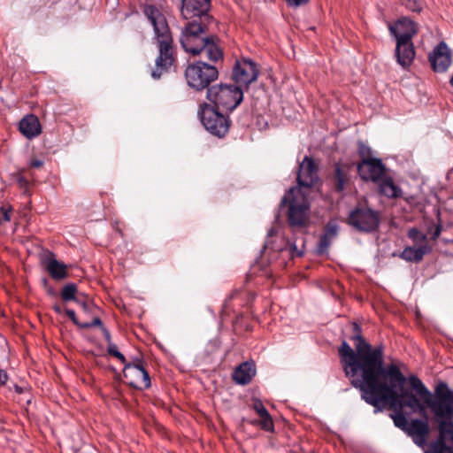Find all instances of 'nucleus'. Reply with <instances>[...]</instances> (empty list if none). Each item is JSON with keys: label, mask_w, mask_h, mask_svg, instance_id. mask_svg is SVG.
<instances>
[{"label": "nucleus", "mask_w": 453, "mask_h": 453, "mask_svg": "<svg viewBox=\"0 0 453 453\" xmlns=\"http://www.w3.org/2000/svg\"><path fill=\"white\" fill-rule=\"evenodd\" d=\"M352 331L350 340L354 342L355 349L346 341L339 348L346 377L355 388L359 389L362 399L375 408L389 403L418 412L423 419H412L406 434L416 445L424 447L430 433L426 408L429 407L437 418L451 417L453 391L445 382H441L434 397L417 375L411 374L406 378L398 365L385 366L384 345L372 346L366 342L357 322H352Z\"/></svg>", "instance_id": "f257e3e1"}, {"label": "nucleus", "mask_w": 453, "mask_h": 453, "mask_svg": "<svg viewBox=\"0 0 453 453\" xmlns=\"http://www.w3.org/2000/svg\"><path fill=\"white\" fill-rule=\"evenodd\" d=\"M142 12L148 19L154 31V43L157 50L155 66L150 75L158 80L177 65V49L173 33L163 12L154 4H144Z\"/></svg>", "instance_id": "f03ea898"}, {"label": "nucleus", "mask_w": 453, "mask_h": 453, "mask_svg": "<svg viewBox=\"0 0 453 453\" xmlns=\"http://www.w3.org/2000/svg\"><path fill=\"white\" fill-rule=\"evenodd\" d=\"M213 23L188 20L180 36L183 50L192 56L204 53L211 62L223 59L224 54L219 38L216 35L209 34V28Z\"/></svg>", "instance_id": "7ed1b4c3"}, {"label": "nucleus", "mask_w": 453, "mask_h": 453, "mask_svg": "<svg viewBox=\"0 0 453 453\" xmlns=\"http://www.w3.org/2000/svg\"><path fill=\"white\" fill-rule=\"evenodd\" d=\"M206 98L214 108L231 112L242 102L243 91L234 84L219 83L208 88Z\"/></svg>", "instance_id": "20e7f679"}, {"label": "nucleus", "mask_w": 453, "mask_h": 453, "mask_svg": "<svg viewBox=\"0 0 453 453\" xmlns=\"http://www.w3.org/2000/svg\"><path fill=\"white\" fill-rule=\"evenodd\" d=\"M291 188L282 197L281 205L288 204V222L293 228H303L309 225L310 204L303 194Z\"/></svg>", "instance_id": "39448f33"}, {"label": "nucleus", "mask_w": 453, "mask_h": 453, "mask_svg": "<svg viewBox=\"0 0 453 453\" xmlns=\"http://www.w3.org/2000/svg\"><path fill=\"white\" fill-rule=\"evenodd\" d=\"M188 85L196 91L210 88L211 83L219 78L218 68L203 61H196L188 65L185 70Z\"/></svg>", "instance_id": "423d86ee"}, {"label": "nucleus", "mask_w": 453, "mask_h": 453, "mask_svg": "<svg viewBox=\"0 0 453 453\" xmlns=\"http://www.w3.org/2000/svg\"><path fill=\"white\" fill-rule=\"evenodd\" d=\"M198 116L205 129L212 135L224 137L228 133L230 119L212 105L205 102L201 104Z\"/></svg>", "instance_id": "0eeeda50"}, {"label": "nucleus", "mask_w": 453, "mask_h": 453, "mask_svg": "<svg viewBox=\"0 0 453 453\" xmlns=\"http://www.w3.org/2000/svg\"><path fill=\"white\" fill-rule=\"evenodd\" d=\"M348 224L359 232L372 233L379 229L380 213L369 207L358 205L349 214Z\"/></svg>", "instance_id": "6e6552de"}, {"label": "nucleus", "mask_w": 453, "mask_h": 453, "mask_svg": "<svg viewBox=\"0 0 453 453\" xmlns=\"http://www.w3.org/2000/svg\"><path fill=\"white\" fill-rule=\"evenodd\" d=\"M211 0H181L180 15L186 20L215 22Z\"/></svg>", "instance_id": "1a4fd4ad"}, {"label": "nucleus", "mask_w": 453, "mask_h": 453, "mask_svg": "<svg viewBox=\"0 0 453 453\" xmlns=\"http://www.w3.org/2000/svg\"><path fill=\"white\" fill-rule=\"evenodd\" d=\"M259 68L256 62L250 58H242L237 59L234 65L232 79L238 87L244 86L246 88L257 81L259 75Z\"/></svg>", "instance_id": "9d476101"}, {"label": "nucleus", "mask_w": 453, "mask_h": 453, "mask_svg": "<svg viewBox=\"0 0 453 453\" xmlns=\"http://www.w3.org/2000/svg\"><path fill=\"white\" fill-rule=\"evenodd\" d=\"M319 180V165L310 156H305L299 164L296 176L297 187H296L302 194L303 188H311Z\"/></svg>", "instance_id": "9b49d317"}, {"label": "nucleus", "mask_w": 453, "mask_h": 453, "mask_svg": "<svg viewBox=\"0 0 453 453\" xmlns=\"http://www.w3.org/2000/svg\"><path fill=\"white\" fill-rule=\"evenodd\" d=\"M359 177L365 181L378 183L386 175V166L380 158L366 159L357 163Z\"/></svg>", "instance_id": "f8f14e48"}, {"label": "nucleus", "mask_w": 453, "mask_h": 453, "mask_svg": "<svg viewBox=\"0 0 453 453\" xmlns=\"http://www.w3.org/2000/svg\"><path fill=\"white\" fill-rule=\"evenodd\" d=\"M450 418H439V437L431 442L425 453H453V449L445 442L446 438L453 442V422L447 420Z\"/></svg>", "instance_id": "ddd939ff"}, {"label": "nucleus", "mask_w": 453, "mask_h": 453, "mask_svg": "<svg viewBox=\"0 0 453 453\" xmlns=\"http://www.w3.org/2000/svg\"><path fill=\"white\" fill-rule=\"evenodd\" d=\"M39 258L41 265L48 272L53 280H61L68 276L67 265L59 262L52 251L42 250L39 255Z\"/></svg>", "instance_id": "4468645a"}, {"label": "nucleus", "mask_w": 453, "mask_h": 453, "mask_svg": "<svg viewBox=\"0 0 453 453\" xmlns=\"http://www.w3.org/2000/svg\"><path fill=\"white\" fill-rule=\"evenodd\" d=\"M123 375L127 380V384L135 389L144 390L151 386L150 377L146 368L130 365L129 363L124 367Z\"/></svg>", "instance_id": "2eb2a0df"}, {"label": "nucleus", "mask_w": 453, "mask_h": 453, "mask_svg": "<svg viewBox=\"0 0 453 453\" xmlns=\"http://www.w3.org/2000/svg\"><path fill=\"white\" fill-rule=\"evenodd\" d=\"M428 58L434 72H446L451 64V53L446 42H439Z\"/></svg>", "instance_id": "dca6fc26"}, {"label": "nucleus", "mask_w": 453, "mask_h": 453, "mask_svg": "<svg viewBox=\"0 0 453 453\" xmlns=\"http://www.w3.org/2000/svg\"><path fill=\"white\" fill-rule=\"evenodd\" d=\"M352 164L335 163L334 174L331 177L334 190L338 193H343L350 184V172Z\"/></svg>", "instance_id": "f3484780"}, {"label": "nucleus", "mask_w": 453, "mask_h": 453, "mask_svg": "<svg viewBox=\"0 0 453 453\" xmlns=\"http://www.w3.org/2000/svg\"><path fill=\"white\" fill-rule=\"evenodd\" d=\"M416 56L412 41L410 36H405L401 41H396L395 57L397 63L403 68H409Z\"/></svg>", "instance_id": "a211bd4d"}, {"label": "nucleus", "mask_w": 453, "mask_h": 453, "mask_svg": "<svg viewBox=\"0 0 453 453\" xmlns=\"http://www.w3.org/2000/svg\"><path fill=\"white\" fill-rule=\"evenodd\" d=\"M252 409L256 411L259 419L250 420V423L253 426H259L263 431L268 433L274 432V422L268 412L266 408L265 407L261 399L254 397L252 398Z\"/></svg>", "instance_id": "6ab92c4d"}, {"label": "nucleus", "mask_w": 453, "mask_h": 453, "mask_svg": "<svg viewBox=\"0 0 453 453\" xmlns=\"http://www.w3.org/2000/svg\"><path fill=\"white\" fill-rule=\"evenodd\" d=\"M390 32L395 37V41H401L405 36H410V41H412L418 29L414 21L409 18L403 17L396 21L395 27H390Z\"/></svg>", "instance_id": "aec40b11"}, {"label": "nucleus", "mask_w": 453, "mask_h": 453, "mask_svg": "<svg viewBox=\"0 0 453 453\" xmlns=\"http://www.w3.org/2000/svg\"><path fill=\"white\" fill-rule=\"evenodd\" d=\"M256 375V365L253 362H243L239 365L232 374L233 380L238 385H248Z\"/></svg>", "instance_id": "412c9836"}, {"label": "nucleus", "mask_w": 453, "mask_h": 453, "mask_svg": "<svg viewBox=\"0 0 453 453\" xmlns=\"http://www.w3.org/2000/svg\"><path fill=\"white\" fill-rule=\"evenodd\" d=\"M433 249L430 244H420L418 247L407 246L399 254V257L406 262L419 263Z\"/></svg>", "instance_id": "4be33fe9"}, {"label": "nucleus", "mask_w": 453, "mask_h": 453, "mask_svg": "<svg viewBox=\"0 0 453 453\" xmlns=\"http://www.w3.org/2000/svg\"><path fill=\"white\" fill-rule=\"evenodd\" d=\"M339 226L334 221H329L323 229V233L319 237L317 251L319 254H324L329 249L332 241L336 238Z\"/></svg>", "instance_id": "5701e85b"}, {"label": "nucleus", "mask_w": 453, "mask_h": 453, "mask_svg": "<svg viewBox=\"0 0 453 453\" xmlns=\"http://www.w3.org/2000/svg\"><path fill=\"white\" fill-rule=\"evenodd\" d=\"M19 129L28 139L38 136L42 132L39 119L34 114L25 116L19 122Z\"/></svg>", "instance_id": "b1692460"}, {"label": "nucleus", "mask_w": 453, "mask_h": 453, "mask_svg": "<svg viewBox=\"0 0 453 453\" xmlns=\"http://www.w3.org/2000/svg\"><path fill=\"white\" fill-rule=\"evenodd\" d=\"M242 296V294L238 290L233 291L231 295L226 299L222 309V312L226 315H230L231 312L235 314L236 321H238L240 318L242 317V312L238 309L239 306L242 305L243 297Z\"/></svg>", "instance_id": "393cba45"}, {"label": "nucleus", "mask_w": 453, "mask_h": 453, "mask_svg": "<svg viewBox=\"0 0 453 453\" xmlns=\"http://www.w3.org/2000/svg\"><path fill=\"white\" fill-rule=\"evenodd\" d=\"M380 193L388 198H397L402 195L401 188L396 186L390 176H384L378 182Z\"/></svg>", "instance_id": "a878e982"}, {"label": "nucleus", "mask_w": 453, "mask_h": 453, "mask_svg": "<svg viewBox=\"0 0 453 453\" xmlns=\"http://www.w3.org/2000/svg\"><path fill=\"white\" fill-rule=\"evenodd\" d=\"M386 403H385L384 404H386ZM388 403L390 405L391 408H394L395 411V414L391 415V418L394 420L395 426L406 433V431L408 430V427L410 426V422L408 421L405 414L403 413V411L402 410L403 408H399L397 404H396V406H394V405H391L389 403Z\"/></svg>", "instance_id": "bb28decb"}, {"label": "nucleus", "mask_w": 453, "mask_h": 453, "mask_svg": "<svg viewBox=\"0 0 453 453\" xmlns=\"http://www.w3.org/2000/svg\"><path fill=\"white\" fill-rule=\"evenodd\" d=\"M78 288L74 283H68L63 287L60 292L61 299L64 302H75L79 296H77Z\"/></svg>", "instance_id": "cd10ccee"}, {"label": "nucleus", "mask_w": 453, "mask_h": 453, "mask_svg": "<svg viewBox=\"0 0 453 453\" xmlns=\"http://www.w3.org/2000/svg\"><path fill=\"white\" fill-rule=\"evenodd\" d=\"M407 236L416 244H429L427 235L416 227L410 228L407 232Z\"/></svg>", "instance_id": "c85d7f7f"}, {"label": "nucleus", "mask_w": 453, "mask_h": 453, "mask_svg": "<svg viewBox=\"0 0 453 453\" xmlns=\"http://www.w3.org/2000/svg\"><path fill=\"white\" fill-rule=\"evenodd\" d=\"M357 152L361 158L360 161H365L366 159H374L375 157H372V149L364 143L363 142H359L357 144Z\"/></svg>", "instance_id": "c756f323"}, {"label": "nucleus", "mask_w": 453, "mask_h": 453, "mask_svg": "<svg viewBox=\"0 0 453 453\" xmlns=\"http://www.w3.org/2000/svg\"><path fill=\"white\" fill-rule=\"evenodd\" d=\"M438 224L434 226H429L427 228V233L430 234V240L435 242L441 235L442 232V226L441 223V219H438Z\"/></svg>", "instance_id": "7c9ffc66"}, {"label": "nucleus", "mask_w": 453, "mask_h": 453, "mask_svg": "<svg viewBox=\"0 0 453 453\" xmlns=\"http://www.w3.org/2000/svg\"><path fill=\"white\" fill-rule=\"evenodd\" d=\"M401 2L411 12H419L422 10V4L418 0H401Z\"/></svg>", "instance_id": "2f4dec72"}, {"label": "nucleus", "mask_w": 453, "mask_h": 453, "mask_svg": "<svg viewBox=\"0 0 453 453\" xmlns=\"http://www.w3.org/2000/svg\"><path fill=\"white\" fill-rule=\"evenodd\" d=\"M15 181L17 182L19 188L27 190L29 187L28 180L23 175L21 172H19L13 175Z\"/></svg>", "instance_id": "473e14b6"}, {"label": "nucleus", "mask_w": 453, "mask_h": 453, "mask_svg": "<svg viewBox=\"0 0 453 453\" xmlns=\"http://www.w3.org/2000/svg\"><path fill=\"white\" fill-rule=\"evenodd\" d=\"M75 303L82 309V311L86 313L91 312L95 308V305L92 302L87 301L85 298L78 297Z\"/></svg>", "instance_id": "72a5a7b5"}, {"label": "nucleus", "mask_w": 453, "mask_h": 453, "mask_svg": "<svg viewBox=\"0 0 453 453\" xmlns=\"http://www.w3.org/2000/svg\"><path fill=\"white\" fill-rule=\"evenodd\" d=\"M98 326L101 329L104 327L101 319L97 316L94 317L90 322H82L81 328L88 329L91 327Z\"/></svg>", "instance_id": "f704fd0d"}, {"label": "nucleus", "mask_w": 453, "mask_h": 453, "mask_svg": "<svg viewBox=\"0 0 453 453\" xmlns=\"http://www.w3.org/2000/svg\"><path fill=\"white\" fill-rule=\"evenodd\" d=\"M65 312L67 315V317L73 322V324H75L77 326L81 328V325L82 324V322H80L78 320L75 311L71 309H65Z\"/></svg>", "instance_id": "c9c22d12"}, {"label": "nucleus", "mask_w": 453, "mask_h": 453, "mask_svg": "<svg viewBox=\"0 0 453 453\" xmlns=\"http://www.w3.org/2000/svg\"><path fill=\"white\" fill-rule=\"evenodd\" d=\"M0 210L3 215V221L9 222L11 220L12 207L2 206Z\"/></svg>", "instance_id": "e433bc0d"}, {"label": "nucleus", "mask_w": 453, "mask_h": 453, "mask_svg": "<svg viewBox=\"0 0 453 453\" xmlns=\"http://www.w3.org/2000/svg\"><path fill=\"white\" fill-rule=\"evenodd\" d=\"M107 352L114 357H117L119 354H120V351H119L118 347L114 343L108 344Z\"/></svg>", "instance_id": "4c0bfd02"}, {"label": "nucleus", "mask_w": 453, "mask_h": 453, "mask_svg": "<svg viewBox=\"0 0 453 453\" xmlns=\"http://www.w3.org/2000/svg\"><path fill=\"white\" fill-rule=\"evenodd\" d=\"M44 165L43 160L40 158L34 157L30 160L29 166L31 168H41Z\"/></svg>", "instance_id": "58836bf2"}, {"label": "nucleus", "mask_w": 453, "mask_h": 453, "mask_svg": "<svg viewBox=\"0 0 453 453\" xmlns=\"http://www.w3.org/2000/svg\"><path fill=\"white\" fill-rule=\"evenodd\" d=\"M288 6H300L307 4L310 0H285Z\"/></svg>", "instance_id": "ea45409f"}, {"label": "nucleus", "mask_w": 453, "mask_h": 453, "mask_svg": "<svg viewBox=\"0 0 453 453\" xmlns=\"http://www.w3.org/2000/svg\"><path fill=\"white\" fill-rule=\"evenodd\" d=\"M130 363V365H135V366H140L141 368H145L144 366V360L141 357H134L132 358V361L129 362Z\"/></svg>", "instance_id": "a19ab883"}, {"label": "nucleus", "mask_w": 453, "mask_h": 453, "mask_svg": "<svg viewBox=\"0 0 453 453\" xmlns=\"http://www.w3.org/2000/svg\"><path fill=\"white\" fill-rule=\"evenodd\" d=\"M7 380H8L7 372L4 370L0 369V387L4 386L6 383Z\"/></svg>", "instance_id": "79ce46f5"}, {"label": "nucleus", "mask_w": 453, "mask_h": 453, "mask_svg": "<svg viewBox=\"0 0 453 453\" xmlns=\"http://www.w3.org/2000/svg\"><path fill=\"white\" fill-rule=\"evenodd\" d=\"M101 330H102V333H103V334L104 336V339L106 340L108 344L112 343L111 342V334H110L109 330L106 329L104 326Z\"/></svg>", "instance_id": "37998d69"}, {"label": "nucleus", "mask_w": 453, "mask_h": 453, "mask_svg": "<svg viewBox=\"0 0 453 453\" xmlns=\"http://www.w3.org/2000/svg\"><path fill=\"white\" fill-rule=\"evenodd\" d=\"M118 360H119V362L121 364L124 365V367L126 366V365H128L129 363L127 362V358L125 357V356L120 352V354H119V356L116 357Z\"/></svg>", "instance_id": "c03bdc74"}, {"label": "nucleus", "mask_w": 453, "mask_h": 453, "mask_svg": "<svg viewBox=\"0 0 453 453\" xmlns=\"http://www.w3.org/2000/svg\"><path fill=\"white\" fill-rule=\"evenodd\" d=\"M52 309L54 310V311L57 313V314H61L62 313V308L59 304L56 303L53 305Z\"/></svg>", "instance_id": "a18cd8bd"}, {"label": "nucleus", "mask_w": 453, "mask_h": 453, "mask_svg": "<svg viewBox=\"0 0 453 453\" xmlns=\"http://www.w3.org/2000/svg\"><path fill=\"white\" fill-rule=\"evenodd\" d=\"M48 294H50V295H54L55 293H54V291H53V289H52V288H49V289H48Z\"/></svg>", "instance_id": "49530a36"}, {"label": "nucleus", "mask_w": 453, "mask_h": 453, "mask_svg": "<svg viewBox=\"0 0 453 453\" xmlns=\"http://www.w3.org/2000/svg\"><path fill=\"white\" fill-rule=\"evenodd\" d=\"M43 282H44V284H47V280H46V279H44V280H43Z\"/></svg>", "instance_id": "de8ad7c7"}, {"label": "nucleus", "mask_w": 453, "mask_h": 453, "mask_svg": "<svg viewBox=\"0 0 453 453\" xmlns=\"http://www.w3.org/2000/svg\"><path fill=\"white\" fill-rule=\"evenodd\" d=\"M2 223V219H0V224Z\"/></svg>", "instance_id": "09e8293b"}]
</instances>
